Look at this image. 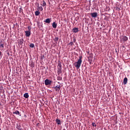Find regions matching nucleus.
Instances as JSON below:
<instances>
[{
  "label": "nucleus",
  "instance_id": "f257e3e1",
  "mask_svg": "<svg viewBox=\"0 0 130 130\" xmlns=\"http://www.w3.org/2000/svg\"><path fill=\"white\" fill-rule=\"evenodd\" d=\"M83 57L82 56H80L79 57V59H78V60L77 61H76L74 63V66L75 67H76V68L77 69H80V67H81V64H82V58Z\"/></svg>",
  "mask_w": 130,
  "mask_h": 130
},
{
  "label": "nucleus",
  "instance_id": "f03ea898",
  "mask_svg": "<svg viewBox=\"0 0 130 130\" xmlns=\"http://www.w3.org/2000/svg\"><path fill=\"white\" fill-rule=\"evenodd\" d=\"M51 83H52V81L50 80L49 79H46L45 80V84L46 86H48L51 85Z\"/></svg>",
  "mask_w": 130,
  "mask_h": 130
},
{
  "label": "nucleus",
  "instance_id": "7ed1b4c3",
  "mask_svg": "<svg viewBox=\"0 0 130 130\" xmlns=\"http://www.w3.org/2000/svg\"><path fill=\"white\" fill-rule=\"evenodd\" d=\"M93 59V56L92 54H89V56L88 57V61L89 62V64H92V59Z\"/></svg>",
  "mask_w": 130,
  "mask_h": 130
},
{
  "label": "nucleus",
  "instance_id": "20e7f679",
  "mask_svg": "<svg viewBox=\"0 0 130 130\" xmlns=\"http://www.w3.org/2000/svg\"><path fill=\"white\" fill-rule=\"evenodd\" d=\"M90 15L92 18H97L98 16V13H97V12L91 13H90Z\"/></svg>",
  "mask_w": 130,
  "mask_h": 130
},
{
  "label": "nucleus",
  "instance_id": "39448f33",
  "mask_svg": "<svg viewBox=\"0 0 130 130\" xmlns=\"http://www.w3.org/2000/svg\"><path fill=\"white\" fill-rule=\"evenodd\" d=\"M54 89H55L56 92H59V90H60V85H58L54 87Z\"/></svg>",
  "mask_w": 130,
  "mask_h": 130
},
{
  "label": "nucleus",
  "instance_id": "423d86ee",
  "mask_svg": "<svg viewBox=\"0 0 130 130\" xmlns=\"http://www.w3.org/2000/svg\"><path fill=\"white\" fill-rule=\"evenodd\" d=\"M121 39L123 40L124 42L127 41V40H128V38H127V37L125 36H122Z\"/></svg>",
  "mask_w": 130,
  "mask_h": 130
},
{
  "label": "nucleus",
  "instance_id": "0eeeda50",
  "mask_svg": "<svg viewBox=\"0 0 130 130\" xmlns=\"http://www.w3.org/2000/svg\"><path fill=\"white\" fill-rule=\"evenodd\" d=\"M25 33L26 37H30V35H31V31L27 30L25 31Z\"/></svg>",
  "mask_w": 130,
  "mask_h": 130
},
{
  "label": "nucleus",
  "instance_id": "6e6552de",
  "mask_svg": "<svg viewBox=\"0 0 130 130\" xmlns=\"http://www.w3.org/2000/svg\"><path fill=\"white\" fill-rule=\"evenodd\" d=\"M72 31L74 33H77V32H79V28L75 27V28H73Z\"/></svg>",
  "mask_w": 130,
  "mask_h": 130
},
{
  "label": "nucleus",
  "instance_id": "1a4fd4ad",
  "mask_svg": "<svg viewBox=\"0 0 130 130\" xmlns=\"http://www.w3.org/2000/svg\"><path fill=\"white\" fill-rule=\"evenodd\" d=\"M38 10L40 11L41 12H42L43 11V8L42 7L40 6L39 7V4H38Z\"/></svg>",
  "mask_w": 130,
  "mask_h": 130
},
{
  "label": "nucleus",
  "instance_id": "9d476101",
  "mask_svg": "<svg viewBox=\"0 0 130 130\" xmlns=\"http://www.w3.org/2000/svg\"><path fill=\"white\" fill-rule=\"evenodd\" d=\"M123 84L124 85H126L127 84V78L125 77L123 79Z\"/></svg>",
  "mask_w": 130,
  "mask_h": 130
},
{
  "label": "nucleus",
  "instance_id": "9b49d317",
  "mask_svg": "<svg viewBox=\"0 0 130 130\" xmlns=\"http://www.w3.org/2000/svg\"><path fill=\"white\" fill-rule=\"evenodd\" d=\"M44 22H45V23H48V24H49L50 22H51V20H50V18H47L45 20H44Z\"/></svg>",
  "mask_w": 130,
  "mask_h": 130
},
{
  "label": "nucleus",
  "instance_id": "f8f14e48",
  "mask_svg": "<svg viewBox=\"0 0 130 130\" xmlns=\"http://www.w3.org/2000/svg\"><path fill=\"white\" fill-rule=\"evenodd\" d=\"M19 43V44H20V45H22V44H23V43H24V39H20Z\"/></svg>",
  "mask_w": 130,
  "mask_h": 130
},
{
  "label": "nucleus",
  "instance_id": "ddd939ff",
  "mask_svg": "<svg viewBox=\"0 0 130 130\" xmlns=\"http://www.w3.org/2000/svg\"><path fill=\"white\" fill-rule=\"evenodd\" d=\"M52 27H53V28H54L55 29L56 28V27H57V23L54 22L52 23Z\"/></svg>",
  "mask_w": 130,
  "mask_h": 130
},
{
  "label": "nucleus",
  "instance_id": "4468645a",
  "mask_svg": "<svg viewBox=\"0 0 130 130\" xmlns=\"http://www.w3.org/2000/svg\"><path fill=\"white\" fill-rule=\"evenodd\" d=\"M23 97L26 99L29 98V94L28 93H25L23 94Z\"/></svg>",
  "mask_w": 130,
  "mask_h": 130
},
{
  "label": "nucleus",
  "instance_id": "2eb2a0df",
  "mask_svg": "<svg viewBox=\"0 0 130 130\" xmlns=\"http://www.w3.org/2000/svg\"><path fill=\"white\" fill-rule=\"evenodd\" d=\"M16 128H17L18 130H22V127H21V125H20V124H17Z\"/></svg>",
  "mask_w": 130,
  "mask_h": 130
},
{
  "label": "nucleus",
  "instance_id": "dca6fc26",
  "mask_svg": "<svg viewBox=\"0 0 130 130\" xmlns=\"http://www.w3.org/2000/svg\"><path fill=\"white\" fill-rule=\"evenodd\" d=\"M61 69H57V73L58 75H60V73H62Z\"/></svg>",
  "mask_w": 130,
  "mask_h": 130
},
{
  "label": "nucleus",
  "instance_id": "f3484780",
  "mask_svg": "<svg viewBox=\"0 0 130 130\" xmlns=\"http://www.w3.org/2000/svg\"><path fill=\"white\" fill-rule=\"evenodd\" d=\"M35 16H39L40 15V12H39V11H36L35 12Z\"/></svg>",
  "mask_w": 130,
  "mask_h": 130
},
{
  "label": "nucleus",
  "instance_id": "a211bd4d",
  "mask_svg": "<svg viewBox=\"0 0 130 130\" xmlns=\"http://www.w3.org/2000/svg\"><path fill=\"white\" fill-rule=\"evenodd\" d=\"M14 114H16V115H20L21 116V115L20 114V112L19 111H16L15 112H13Z\"/></svg>",
  "mask_w": 130,
  "mask_h": 130
},
{
  "label": "nucleus",
  "instance_id": "6ab92c4d",
  "mask_svg": "<svg viewBox=\"0 0 130 130\" xmlns=\"http://www.w3.org/2000/svg\"><path fill=\"white\" fill-rule=\"evenodd\" d=\"M0 47L1 48H4L5 47L4 46V43L2 41L0 42Z\"/></svg>",
  "mask_w": 130,
  "mask_h": 130
},
{
  "label": "nucleus",
  "instance_id": "aec40b11",
  "mask_svg": "<svg viewBox=\"0 0 130 130\" xmlns=\"http://www.w3.org/2000/svg\"><path fill=\"white\" fill-rule=\"evenodd\" d=\"M56 122L57 124H60L61 122H60V120L57 119H56Z\"/></svg>",
  "mask_w": 130,
  "mask_h": 130
},
{
  "label": "nucleus",
  "instance_id": "412c9836",
  "mask_svg": "<svg viewBox=\"0 0 130 130\" xmlns=\"http://www.w3.org/2000/svg\"><path fill=\"white\" fill-rule=\"evenodd\" d=\"M57 69H61V64H60V62H58Z\"/></svg>",
  "mask_w": 130,
  "mask_h": 130
},
{
  "label": "nucleus",
  "instance_id": "4be33fe9",
  "mask_svg": "<svg viewBox=\"0 0 130 130\" xmlns=\"http://www.w3.org/2000/svg\"><path fill=\"white\" fill-rule=\"evenodd\" d=\"M29 47H31V48H34V47H35V46L34 45V44L31 43L29 45Z\"/></svg>",
  "mask_w": 130,
  "mask_h": 130
},
{
  "label": "nucleus",
  "instance_id": "5701e85b",
  "mask_svg": "<svg viewBox=\"0 0 130 130\" xmlns=\"http://www.w3.org/2000/svg\"><path fill=\"white\" fill-rule=\"evenodd\" d=\"M43 7H45L46 6V3L45 1H43V4L42 5Z\"/></svg>",
  "mask_w": 130,
  "mask_h": 130
},
{
  "label": "nucleus",
  "instance_id": "b1692460",
  "mask_svg": "<svg viewBox=\"0 0 130 130\" xmlns=\"http://www.w3.org/2000/svg\"><path fill=\"white\" fill-rule=\"evenodd\" d=\"M57 80H58V81H61V80H62V78L60 76H58Z\"/></svg>",
  "mask_w": 130,
  "mask_h": 130
},
{
  "label": "nucleus",
  "instance_id": "393cba45",
  "mask_svg": "<svg viewBox=\"0 0 130 130\" xmlns=\"http://www.w3.org/2000/svg\"><path fill=\"white\" fill-rule=\"evenodd\" d=\"M31 64V68H34V62H31L30 63Z\"/></svg>",
  "mask_w": 130,
  "mask_h": 130
},
{
  "label": "nucleus",
  "instance_id": "a878e982",
  "mask_svg": "<svg viewBox=\"0 0 130 130\" xmlns=\"http://www.w3.org/2000/svg\"><path fill=\"white\" fill-rule=\"evenodd\" d=\"M69 45H71V46H73V45H75L74 44V42H71L69 43Z\"/></svg>",
  "mask_w": 130,
  "mask_h": 130
},
{
  "label": "nucleus",
  "instance_id": "bb28decb",
  "mask_svg": "<svg viewBox=\"0 0 130 130\" xmlns=\"http://www.w3.org/2000/svg\"><path fill=\"white\" fill-rule=\"evenodd\" d=\"M28 30L27 31H29V32H31V26H28Z\"/></svg>",
  "mask_w": 130,
  "mask_h": 130
},
{
  "label": "nucleus",
  "instance_id": "cd10ccee",
  "mask_svg": "<svg viewBox=\"0 0 130 130\" xmlns=\"http://www.w3.org/2000/svg\"><path fill=\"white\" fill-rule=\"evenodd\" d=\"M58 37H56L55 38V41H58Z\"/></svg>",
  "mask_w": 130,
  "mask_h": 130
},
{
  "label": "nucleus",
  "instance_id": "c85d7f7f",
  "mask_svg": "<svg viewBox=\"0 0 130 130\" xmlns=\"http://www.w3.org/2000/svg\"><path fill=\"white\" fill-rule=\"evenodd\" d=\"M92 126H96V124H95V122L92 123Z\"/></svg>",
  "mask_w": 130,
  "mask_h": 130
},
{
  "label": "nucleus",
  "instance_id": "c756f323",
  "mask_svg": "<svg viewBox=\"0 0 130 130\" xmlns=\"http://www.w3.org/2000/svg\"><path fill=\"white\" fill-rule=\"evenodd\" d=\"M76 39H75V38H74V39H73V42H76Z\"/></svg>",
  "mask_w": 130,
  "mask_h": 130
},
{
  "label": "nucleus",
  "instance_id": "7c9ffc66",
  "mask_svg": "<svg viewBox=\"0 0 130 130\" xmlns=\"http://www.w3.org/2000/svg\"><path fill=\"white\" fill-rule=\"evenodd\" d=\"M1 55H2V52L0 51V56H1Z\"/></svg>",
  "mask_w": 130,
  "mask_h": 130
},
{
  "label": "nucleus",
  "instance_id": "2f4dec72",
  "mask_svg": "<svg viewBox=\"0 0 130 130\" xmlns=\"http://www.w3.org/2000/svg\"><path fill=\"white\" fill-rule=\"evenodd\" d=\"M58 84H60V83H59V82H58Z\"/></svg>",
  "mask_w": 130,
  "mask_h": 130
},
{
  "label": "nucleus",
  "instance_id": "473e14b6",
  "mask_svg": "<svg viewBox=\"0 0 130 130\" xmlns=\"http://www.w3.org/2000/svg\"><path fill=\"white\" fill-rule=\"evenodd\" d=\"M0 117H1V115H0Z\"/></svg>",
  "mask_w": 130,
  "mask_h": 130
}]
</instances>
